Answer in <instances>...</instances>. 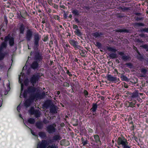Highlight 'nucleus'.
Wrapping results in <instances>:
<instances>
[{"instance_id": "52", "label": "nucleus", "mask_w": 148, "mask_h": 148, "mask_svg": "<svg viewBox=\"0 0 148 148\" xmlns=\"http://www.w3.org/2000/svg\"><path fill=\"white\" fill-rule=\"evenodd\" d=\"M128 9H129V8L124 7L123 8V11L124 12L125 10H128Z\"/></svg>"}, {"instance_id": "42", "label": "nucleus", "mask_w": 148, "mask_h": 148, "mask_svg": "<svg viewBox=\"0 0 148 148\" xmlns=\"http://www.w3.org/2000/svg\"><path fill=\"white\" fill-rule=\"evenodd\" d=\"M23 90V85L22 84H21V93H22V91ZM23 97V95H21V94L20 95V97L21 98H22Z\"/></svg>"}, {"instance_id": "62", "label": "nucleus", "mask_w": 148, "mask_h": 148, "mask_svg": "<svg viewBox=\"0 0 148 148\" xmlns=\"http://www.w3.org/2000/svg\"><path fill=\"white\" fill-rule=\"evenodd\" d=\"M63 16H64V17L65 18H67V15L65 13H64V14Z\"/></svg>"}, {"instance_id": "21", "label": "nucleus", "mask_w": 148, "mask_h": 148, "mask_svg": "<svg viewBox=\"0 0 148 148\" xmlns=\"http://www.w3.org/2000/svg\"><path fill=\"white\" fill-rule=\"evenodd\" d=\"M81 56L82 57H86L87 51L85 50H80L79 52Z\"/></svg>"}, {"instance_id": "50", "label": "nucleus", "mask_w": 148, "mask_h": 148, "mask_svg": "<svg viewBox=\"0 0 148 148\" xmlns=\"http://www.w3.org/2000/svg\"><path fill=\"white\" fill-rule=\"evenodd\" d=\"M119 30V32H128L127 30L126 29H121Z\"/></svg>"}, {"instance_id": "41", "label": "nucleus", "mask_w": 148, "mask_h": 148, "mask_svg": "<svg viewBox=\"0 0 148 148\" xmlns=\"http://www.w3.org/2000/svg\"><path fill=\"white\" fill-rule=\"evenodd\" d=\"M141 47L146 50H147V48H148V45L147 44H145L144 45H142L141 46Z\"/></svg>"}, {"instance_id": "4", "label": "nucleus", "mask_w": 148, "mask_h": 148, "mask_svg": "<svg viewBox=\"0 0 148 148\" xmlns=\"http://www.w3.org/2000/svg\"><path fill=\"white\" fill-rule=\"evenodd\" d=\"M34 55L33 59L34 61H37L39 62H41L43 59V57L42 53L39 51H34L31 52V55Z\"/></svg>"}, {"instance_id": "30", "label": "nucleus", "mask_w": 148, "mask_h": 148, "mask_svg": "<svg viewBox=\"0 0 148 148\" xmlns=\"http://www.w3.org/2000/svg\"><path fill=\"white\" fill-rule=\"evenodd\" d=\"M74 32L76 35L79 36L82 35V34L80 31L79 29H77Z\"/></svg>"}, {"instance_id": "2", "label": "nucleus", "mask_w": 148, "mask_h": 148, "mask_svg": "<svg viewBox=\"0 0 148 148\" xmlns=\"http://www.w3.org/2000/svg\"><path fill=\"white\" fill-rule=\"evenodd\" d=\"M61 139L60 134H58L54 136L52 140H42L41 142L38 143L36 148H58L57 145L53 142L54 141L59 140Z\"/></svg>"}, {"instance_id": "14", "label": "nucleus", "mask_w": 148, "mask_h": 148, "mask_svg": "<svg viewBox=\"0 0 148 148\" xmlns=\"http://www.w3.org/2000/svg\"><path fill=\"white\" fill-rule=\"evenodd\" d=\"M50 112L52 114L57 113L56 107L55 106L52 105L51 106Z\"/></svg>"}, {"instance_id": "24", "label": "nucleus", "mask_w": 148, "mask_h": 148, "mask_svg": "<svg viewBox=\"0 0 148 148\" xmlns=\"http://www.w3.org/2000/svg\"><path fill=\"white\" fill-rule=\"evenodd\" d=\"M97 108V103H93L92 104V107L90 110L91 112H95L96 111Z\"/></svg>"}, {"instance_id": "45", "label": "nucleus", "mask_w": 148, "mask_h": 148, "mask_svg": "<svg viewBox=\"0 0 148 148\" xmlns=\"http://www.w3.org/2000/svg\"><path fill=\"white\" fill-rule=\"evenodd\" d=\"M88 141L86 139V140L82 142V143L83 144V146H84L86 144H88Z\"/></svg>"}, {"instance_id": "34", "label": "nucleus", "mask_w": 148, "mask_h": 148, "mask_svg": "<svg viewBox=\"0 0 148 148\" xmlns=\"http://www.w3.org/2000/svg\"><path fill=\"white\" fill-rule=\"evenodd\" d=\"M125 65L127 66V67L130 69L132 68L133 64L131 63H127Z\"/></svg>"}, {"instance_id": "15", "label": "nucleus", "mask_w": 148, "mask_h": 148, "mask_svg": "<svg viewBox=\"0 0 148 148\" xmlns=\"http://www.w3.org/2000/svg\"><path fill=\"white\" fill-rule=\"evenodd\" d=\"M31 114H34L36 118H38L40 116V112L38 110H34L31 112Z\"/></svg>"}, {"instance_id": "64", "label": "nucleus", "mask_w": 148, "mask_h": 148, "mask_svg": "<svg viewBox=\"0 0 148 148\" xmlns=\"http://www.w3.org/2000/svg\"><path fill=\"white\" fill-rule=\"evenodd\" d=\"M136 14L137 16H140L141 15V13H136Z\"/></svg>"}, {"instance_id": "49", "label": "nucleus", "mask_w": 148, "mask_h": 148, "mask_svg": "<svg viewBox=\"0 0 148 148\" xmlns=\"http://www.w3.org/2000/svg\"><path fill=\"white\" fill-rule=\"evenodd\" d=\"M53 17L54 18L56 19H57L58 20H60V18L58 16L55 15L53 16Z\"/></svg>"}, {"instance_id": "53", "label": "nucleus", "mask_w": 148, "mask_h": 148, "mask_svg": "<svg viewBox=\"0 0 148 148\" xmlns=\"http://www.w3.org/2000/svg\"><path fill=\"white\" fill-rule=\"evenodd\" d=\"M134 105L135 104L134 103H130L129 106L131 107H134Z\"/></svg>"}, {"instance_id": "3", "label": "nucleus", "mask_w": 148, "mask_h": 148, "mask_svg": "<svg viewBox=\"0 0 148 148\" xmlns=\"http://www.w3.org/2000/svg\"><path fill=\"white\" fill-rule=\"evenodd\" d=\"M41 36L38 33H36L34 35L33 43V48L35 50H38L39 46V41L40 40Z\"/></svg>"}, {"instance_id": "33", "label": "nucleus", "mask_w": 148, "mask_h": 148, "mask_svg": "<svg viewBox=\"0 0 148 148\" xmlns=\"http://www.w3.org/2000/svg\"><path fill=\"white\" fill-rule=\"evenodd\" d=\"M134 25L135 26L139 27V26H144L145 25L144 24L142 23H134Z\"/></svg>"}, {"instance_id": "5", "label": "nucleus", "mask_w": 148, "mask_h": 148, "mask_svg": "<svg viewBox=\"0 0 148 148\" xmlns=\"http://www.w3.org/2000/svg\"><path fill=\"white\" fill-rule=\"evenodd\" d=\"M56 125L55 123L49 125L46 127V130L50 134H53L56 132Z\"/></svg>"}, {"instance_id": "23", "label": "nucleus", "mask_w": 148, "mask_h": 148, "mask_svg": "<svg viewBox=\"0 0 148 148\" xmlns=\"http://www.w3.org/2000/svg\"><path fill=\"white\" fill-rule=\"evenodd\" d=\"M8 54L7 52H5L4 53L0 52V60H3L5 56L7 55Z\"/></svg>"}, {"instance_id": "18", "label": "nucleus", "mask_w": 148, "mask_h": 148, "mask_svg": "<svg viewBox=\"0 0 148 148\" xmlns=\"http://www.w3.org/2000/svg\"><path fill=\"white\" fill-rule=\"evenodd\" d=\"M33 101L31 99H30V97H29V99H27L24 103V104L25 106L26 107L29 106L30 105L32 102Z\"/></svg>"}, {"instance_id": "40", "label": "nucleus", "mask_w": 148, "mask_h": 148, "mask_svg": "<svg viewBox=\"0 0 148 148\" xmlns=\"http://www.w3.org/2000/svg\"><path fill=\"white\" fill-rule=\"evenodd\" d=\"M43 122L45 124H47L49 123V121L46 119L45 118L43 121Z\"/></svg>"}, {"instance_id": "57", "label": "nucleus", "mask_w": 148, "mask_h": 148, "mask_svg": "<svg viewBox=\"0 0 148 148\" xmlns=\"http://www.w3.org/2000/svg\"><path fill=\"white\" fill-rule=\"evenodd\" d=\"M99 98H100V99L102 101H103L105 99V98L104 97L102 96H100L99 97Z\"/></svg>"}, {"instance_id": "19", "label": "nucleus", "mask_w": 148, "mask_h": 148, "mask_svg": "<svg viewBox=\"0 0 148 148\" xmlns=\"http://www.w3.org/2000/svg\"><path fill=\"white\" fill-rule=\"evenodd\" d=\"M103 35V33L101 32H96L92 33V35L95 38L99 37Z\"/></svg>"}, {"instance_id": "63", "label": "nucleus", "mask_w": 148, "mask_h": 148, "mask_svg": "<svg viewBox=\"0 0 148 148\" xmlns=\"http://www.w3.org/2000/svg\"><path fill=\"white\" fill-rule=\"evenodd\" d=\"M75 21L77 23H79V20L77 18H75Z\"/></svg>"}, {"instance_id": "11", "label": "nucleus", "mask_w": 148, "mask_h": 148, "mask_svg": "<svg viewBox=\"0 0 148 148\" xmlns=\"http://www.w3.org/2000/svg\"><path fill=\"white\" fill-rule=\"evenodd\" d=\"M69 42L70 44L75 48L79 49L81 47L80 46L77 45L78 42L77 41H75L73 39H70L69 40Z\"/></svg>"}, {"instance_id": "17", "label": "nucleus", "mask_w": 148, "mask_h": 148, "mask_svg": "<svg viewBox=\"0 0 148 148\" xmlns=\"http://www.w3.org/2000/svg\"><path fill=\"white\" fill-rule=\"evenodd\" d=\"M6 43L4 42H2L0 46V52H2L3 50L5 49L7 47Z\"/></svg>"}, {"instance_id": "58", "label": "nucleus", "mask_w": 148, "mask_h": 148, "mask_svg": "<svg viewBox=\"0 0 148 148\" xmlns=\"http://www.w3.org/2000/svg\"><path fill=\"white\" fill-rule=\"evenodd\" d=\"M21 109V108L20 106H18L17 108V110L18 111H19V110H20Z\"/></svg>"}, {"instance_id": "54", "label": "nucleus", "mask_w": 148, "mask_h": 148, "mask_svg": "<svg viewBox=\"0 0 148 148\" xmlns=\"http://www.w3.org/2000/svg\"><path fill=\"white\" fill-rule=\"evenodd\" d=\"M96 45L98 47H100L101 45V44L100 42H97L96 43Z\"/></svg>"}, {"instance_id": "43", "label": "nucleus", "mask_w": 148, "mask_h": 148, "mask_svg": "<svg viewBox=\"0 0 148 148\" xmlns=\"http://www.w3.org/2000/svg\"><path fill=\"white\" fill-rule=\"evenodd\" d=\"M63 86H64L69 87V84L67 82H65L63 83Z\"/></svg>"}, {"instance_id": "9", "label": "nucleus", "mask_w": 148, "mask_h": 148, "mask_svg": "<svg viewBox=\"0 0 148 148\" xmlns=\"http://www.w3.org/2000/svg\"><path fill=\"white\" fill-rule=\"evenodd\" d=\"M39 79V77L38 75H34L30 78L29 82L32 84V85L34 86L36 82L38 81Z\"/></svg>"}, {"instance_id": "61", "label": "nucleus", "mask_w": 148, "mask_h": 148, "mask_svg": "<svg viewBox=\"0 0 148 148\" xmlns=\"http://www.w3.org/2000/svg\"><path fill=\"white\" fill-rule=\"evenodd\" d=\"M47 39H48V38L47 37H46L44 38L43 39V40L44 42H46L47 40Z\"/></svg>"}, {"instance_id": "13", "label": "nucleus", "mask_w": 148, "mask_h": 148, "mask_svg": "<svg viewBox=\"0 0 148 148\" xmlns=\"http://www.w3.org/2000/svg\"><path fill=\"white\" fill-rule=\"evenodd\" d=\"M39 62L37 61H34L31 65V68L34 70L37 69L39 67Z\"/></svg>"}, {"instance_id": "36", "label": "nucleus", "mask_w": 148, "mask_h": 148, "mask_svg": "<svg viewBox=\"0 0 148 148\" xmlns=\"http://www.w3.org/2000/svg\"><path fill=\"white\" fill-rule=\"evenodd\" d=\"M50 103L48 102H46L44 104V106L46 108H48L50 106Z\"/></svg>"}, {"instance_id": "38", "label": "nucleus", "mask_w": 148, "mask_h": 148, "mask_svg": "<svg viewBox=\"0 0 148 148\" xmlns=\"http://www.w3.org/2000/svg\"><path fill=\"white\" fill-rule=\"evenodd\" d=\"M142 32H144L148 33V27L145 28L141 30Z\"/></svg>"}, {"instance_id": "29", "label": "nucleus", "mask_w": 148, "mask_h": 148, "mask_svg": "<svg viewBox=\"0 0 148 148\" xmlns=\"http://www.w3.org/2000/svg\"><path fill=\"white\" fill-rule=\"evenodd\" d=\"M122 81H128V79L126 76L122 74L120 77Z\"/></svg>"}, {"instance_id": "46", "label": "nucleus", "mask_w": 148, "mask_h": 148, "mask_svg": "<svg viewBox=\"0 0 148 148\" xmlns=\"http://www.w3.org/2000/svg\"><path fill=\"white\" fill-rule=\"evenodd\" d=\"M4 18L5 21V22L6 25H7V24L8 23V21L7 19V17L5 15L4 16Z\"/></svg>"}, {"instance_id": "60", "label": "nucleus", "mask_w": 148, "mask_h": 148, "mask_svg": "<svg viewBox=\"0 0 148 148\" xmlns=\"http://www.w3.org/2000/svg\"><path fill=\"white\" fill-rule=\"evenodd\" d=\"M67 44V43H66L65 42H64L63 43V45H62L63 46L64 48L65 49H66V48H65V46H66V44Z\"/></svg>"}, {"instance_id": "8", "label": "nucleus", "mask_w": 148, "mask_h": 148, "mask_svg": "<svg viewBox=\"0 0 148 148\" xmlns=\"http://www.w3.org/2000/svg\"><path fill=\"white\" fill-rule=\"evenodd\" d=\"M119 55L121 56V59L124 61H129L131 60V58L129 56H126L124 52H117Z\"/></svg>"}, {"instance_id": "10", "label": "nucleus", "mask_w": 148, "mask_h": 148, "mask_svg": "<svg viewBox=\"0 0 148 148\" xmlns=\"http://www.w3.org/2000/svg\"><path fill=\"white\" fill-rule=\"evenodd\" d=\"M5 41H9V45L11 47H12L14 45V39L13 37L7 36L5 37Z\"/></svg>"}, {"instance_id": "56", "label": "nucleus", "mask_w": 148, "mask_h": 148, "mask_svg": "<svg viewBox=\"0 0 148 148\" xmlns=\"http://www.w3.org/2000/svg\"><path fill=\"white\" fill-rule=\"evenodd\" d=\"M139 36L141 37H145V35L143 34H140Z\"/></svg>"}, {"instance_id": "59", "label": "nucleus", "mask_w": 148, "mask_h": 148, "mask_svg": "<svg viewBox=\"0 0 148 148\" xmlns=\"http://www.w3.org/2000/svg\"><path fill=\"white\" fill-rule=\"evenodd\" d=\"M66 47L67 48V49H68V48L69 47H70V46L67 43V44H66V46H65V48Z\"/></svg>"}, {"instance_id": "27", "label": "nucleus", "mask_w": 148, "mask_h": 148, "mask_svg": "<svg viewBox=\"0 0 148 148\" xmlns=\"http://www.w3.org/2000/svg\"><path fill=\"white\" fill-rule=\"evenodd\" d=\"M109 56L112 59H114L117 57V55L116 53H111L109 54Z\"/></svg>"}, {"instance_id": "55", "label": "nucleus", "mask_w": 148, "mask_h": 148, "mask_svg": "<svg viewBox=\"0 0 148 148\" xmlns=\"http://www.w3.org/2000/svg\"><path fill=\"white\" fill-rule=\"evenodd\" d=\"M24 83L26 86H27L28 84V80H26L25 81Z\"/></svg>"}, {"instance_id": "48", "label": "nucleus", "mask_w": 148, "mask_h": 148, "mask_svg": "<svg viewBox=\"0 0 148 148\" xmlns=\"http://www.w3.org/2000/svg\"><path fill=\"white\" fill-rule=\"evenodd\" d=\"M73 28L74 29H75L76 30L78 29V27L76 25L73 24Z\"/></svg>"}, {"instance_id": "32", "label": "nucleus", "mask_w": 148, "mask_h": 148, "mask_svg": "<svg viewBox=\"0 0 148 148\" xmlns=\"http://www.w3.org/2000/svg\"><path fill=\"white\" fill-rule=\"evenodd\" d=\"M28 122L31 124H33L35 122V119L33 118H30L28 120Z\"/></svg>"}, {"instance_id": "26", "label": "nucleus", "mask_w": 148, "mask_h": 148, "mask_svg": "<svg viewBox=\"0 0 148 148\" xmlns=\"http://www.w3.org/2000/svg\"><path fill=\"white\" fill-rule=\"evenodd\" d=\"M139 96L138 90H136L132 94V97H136Z\"/></svg>"}, {"instance_id": "51", "label": "nucleus", "mask_w": 148, "mask_h": 148, "mask_svg": "<svg viewBox=\"0 0 148 148\" xmlns=\"http://www.w3.org/2000/svg\"><path fill=\"white\" fill-rule=\"evenodd\" d=\"M136 42H143V41L141 39H136Z\"/></svg>"}, {"instance_id": "1", "label": "nucleus", "mask_w": 148, "mask_h": 148, "mask_svg": "<svg viewBox=\"0 0 148 148\" xmlns=\"http://www.w3.org/2000/svg\"><path fill=\"white\" fill-rule=\"evenodd\" d=\"M36 91V88L33 86H30L28 87L27 89L25 90L23 93V97L26 98L27 95L29 96L30 99L32 100H34L35 99H41L44 98L45 96V92H43L41 93L39 92L34 93Z\"/></svg>"}, {"instance_id": "6", "label": "nucleus", "mask_w": 148, "mask_h": 148, "mask_svg": "<svg viewBox=\"0 0 148 148\" xmlns=\"http://www.w3.org/2000/svg\"><path fill=\"white\" fill-rule=\"evenodd\" d=\"M33 29H27L25 33V38L27 41H29L32 38Z\"/></svg>"}, {"instance_id": "44", "label": "nucleus", "mask_w": 148, "mask_h": 148, "mask_svg": "<svg viewBox=\"0 0 148 148\" xmlns=\"http://www.w3.org/2000/svg\"><path fill=\"white\" fill-rule=\"evenodd\" d=\"M66 73L69 76L71 77L72 76V75L71 73V72L69 70H67Z\"/></svg>"}, {"instance_id": "39", "label": "nucleus", "mask_w": 148, "mask_h": 148, "mask_svg": "<svg viewBox=\"0 0 148 148\" xmlns=\"http://www.w3.org/2000/svg\"><path fill=\"white\" fill-rule=\"evenodd\" d=\"M141 72L144 74H145L147 72V70L144 68L140 70Z\"/></svg>"}, {"instance_id": "16", "label": "nucleus", "mask_w": 148, "mask_h": 148, "mask_svg": "<svg viewBox=\"0 0 148 148\" xmlns=\"http://www.w3.org/2000/svg\"><path fill=\"white\" fill-rule=\"evenodd\" d=\"M35 125L36 127L39 129H42L43 127V124L41 122H37L36 123Z\"/></svg>"}, {"instance_id": "20", "label": "nucleus", "mask_w": 148, "mask_h": 148, "mask_svg": "<svg viewBox=\"0 0 148 148\" xmlns=\"http://www.w3.org/2000/svg\"><path fill=\"white\" fill-rule=\"evenodd\" d=\"M25 29V27L24 25L23 24L21 25L19 28L20 33L21 34H24Z\"/></svg>"}, {"instance_id": "35", "label": "nucleus", "mask_w": 148, "mask_h": 148, "mask_svg": "<svg viewBox=\"0 0 148 148\" xmlns=\"http://www.w3.org/2000/svg\"><path fill=\"white\" fill-rule=\"evenodd\" d=\"M138 53L139 54V56L137 57V58L140 60H142L144 59L143 56L141 55L139 52H138Z\"/></svg>"}, {"instance_id": "31", "label": "nucleus", "mask_w": 148, "mask_h": 148, "mask_svg": "<svg viewBox=\"0 0 148 148\" xmlns=\"http://www.w3.org/2000/svg\"><path fill=\"white\" fill-rule=\"evenodd\" d=\"M72 13L75 16H78L79 15V11L76 9H75L72 11Z\"/></svg>"}, {"instance_id": "28", "label": "nucleus", "mask_w": 148, "mask_h": 148, "mask_svg": "<svg viewBox=\"0 0 148 148\" xmlns=\"http://www.w3.org/2000/svg\"><path fill=\"white\" fill-rule=\"evenodd\" d=\"M6 67V66L5 65L3 62L0 63V71H2L5 69Z\"/></svg>"}, {"instance_id": "37", "label": "nucleus", "mask_w": 148, "mask_h": 148, "mask_svg": "<svg viewBox=\"0 0 148 148\" xmlns=\"http://www.w3.org/2000/svg\"><path fill=\"white\" fill-rule=\"evenodd\" d=\"M83 93L85 95V97L86 98L88 97V92L86 90H84L83 91Z\"/></svg>"}, {"instance_id": "7", "label": "nucleus", "mask_w": 148, "mask_h": 148, "mask_svg": "<svg viewBox=\"0 0 148 148\" xmlns=\"http://www.w3.org/2000/svg\"><path fill=\"white\" fill-rule=\"evenodd\" d=\"M90 142L91 144L95 145V143H100L101 141L100 140L99 136L97 134L94 135L90 137Z\"/></svg>"}, {"instance_id": "47", "label": "nucleus", "mask_w": 148, "mask_h": 148, "mask_svg": "<svg viewBox=\"0 0 148 148\" xmlns=\"http://www.w3.org/2000/svg\"><path fill=\"white\" fill-rule=\"evenodd\" d=\"M144 19V17H137L136 18V20L137 21L143 20Z\"/></svg>"}, {"instance_id": "22", "label": "nucleus", "mask_w": 148, "mask_h": 148, "mask_svg": "<svg viewBox=\"0 0 148 148\" xmlns=\"http://www.w3.org/2000/svg\"><path fill=\"white\" fill-rule=\"evenodd\" d=\"M38 135L42 139L45 138L47 137V135L44 132H39Z\"/></svg>"}, {"instance_id": "12", "label": "nucleus", "mask_w": 148, "mask_h": 148, "mask_svg": "<svg viewBox=\"0 0 148 148\" xmlns=\"http://www.w3.org/2000/svg\"><path fill=\"white\" fill-rule=\"evenodd\" d=\"M107 79L109 81L112 82H116L117 81V78L116 77H114L110 74L107 75Z\"/></svg>"}, {"instance_id": "25", "label": "nucleus", "mask_w": 148, "mask_h": 148, "mask_svg": "<svg viewBox=\"0 0 148 148\" xmlns=\"http://www.w3.org/2000/svg\"><path fill=\"white\" fill-rule=\"evenodd\" d=\"M107 49L109 51L114 53H115L117 50L115 48L111 47H107Z\"/></svg>"}]
</instances>
